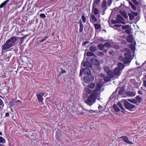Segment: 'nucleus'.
<instances>
[{
	"label": "nucleus",
	"instance_id": "1",
	"mask_svg": "<svg viewBox=\"0 0 146 146\" xmlns=\"http://www.w3.org/2000/svg\"><path fill=\"white\" fill-rule=\"evenodd\" d=\"M102 86L100 83H97L95 89L93 90L92 93L88 97L87 100L84 101V102L90 106L95 103L98 97V92Z\"/></svg>",
	"mask_w": 146,
	"mask_h": 146
},
{
	"label": "nucleus",
	"instance_id": "2",
	"mask_svg": "<svg viewBox=\"0 0 146 146\" xmlns=\"http://www.w3.org/2000/svg\"><path fill=\"white\" fill-rule=\"evenodd\" d=\"M17 39L15 36L10 37L5 42V44L2 46V52L3 50H7L15 45L17 41Z\"/></svg>",
	"mask_w": 146,
	"mask_h": 146
},
{
	"label": "nucleus",
	"instance_id": "3",
	"mask_svg": "<svg viewBox=\"0 0 146 146\" xmlns=\"http://www.w3.org/2000/svg\"><path fill=\"white\" fill-rule=\"evenodd\" d=\"M124 106L125 108L130 110H132L133 108H135V106L132 104L127 101H125L123 103Z\"/></svg>",
	"mask_w": 146,
	"mask_h": 146
},
{
	"label": "nucleus",
	"instance_id": "4",
	"mask_svg": "<svg viewBox=\"0 0 146 146\" xmlns=\"http://www.w3.org/2000/svg\"><path fill=\"white\" fill-rule=\"evenodd\" d=\"M94 79V76L91 75L90 74L85 76L83 79L84 82L86 83H88L90 81H93Z\"/></svg>",
	"mask_w": 146,
	"mask_h": 146
},
{
	"label": "nucleus",
	"instance_id": "5",
	"mask_svg": "<svg viewBox=\"0 0 146 146\" xmlns=\"http://www.w3.org/2000/svg\"><path fill=\"white\" fill-rule=\"evenodd\" d=\"M116 20L118 22V23H121L123 24H125V22L124 21V19L119 14H117V15Z\"/></svg>",
	"mask_w": 146,
	"mask_h": 146
},
{
	"label": "nucleus",
	"instance_id": "6",
	"mask_svg": "<svg viewBox=\"0 0 146 146\" xmlns=\"http://www.w3.org/2000/svg\"><path fill=\"white\" fill-rule=\"evenodd\" d=\"M119 139L123 138V140L124 142L130 145H132L133 143L128 140V137L126 136H122L118 137Z\"/></svg>",
	"mask_w": 146,
	"mask_h": 146
},
{
	"label": "nucleus",
	"instance_id": "7",
	"mask_svg": "<svg viewBox=\"0 0 146 146\" xmlns=\"http://www.w3.org/2000/svg\"><path fill=\"white\" fill-rule=\"evenodd\" d=\"M138 15V13L137 12H131V13H128V15L129 17V20H132L134 17V16H136Z\"/></svg>",
	"mask_w": 146,
	"mask_h": 146
},
{
	"label": "nucleus",
	"instance_id": "8",
	"mask_svg": "<svg viewBox=\"0 0 146 146\" xmlns=\"http://www.w3.org/2000/svg\"><path fill=\"white\" fill-rule=\"evenodd\" d=\"M114 75L115 76H119L120 74L122 72V71L119 68L116 67L113 70Z\"/></svg>",
	"mask_w": 146,
	"mask_h": 146
},
{
	"label": "nucleus",
	"instance_id": "9",
	"mask_svg": "<svg viewBox=\"0 0 146 146\" xmlns=\"http://www.w3.org/2000/svg\"><path fill=\"white\" fill-rule=\"evenodd\" d=\"M101 4L102 8H104L103 11L105 12L107 8L106 0H103Z\"/></svg>",
	"mask_w": 146,
	"mask_h": 146
},
{
	"label": "nucleus",
	"instance_id": "10",
	"mask_svg": "<svg viewBox=\"0 0 146 146\" xmlns=\"http://www.w3.org/2000/svg\"><path fill=\"white\" fill-rule=\"evenodd\" d=\"M91 62L93 64L96 66H98L100 64L99 61L95 58H92L91 60Z\"/></svg>",
	"mask_w": 146,
	"mask_h": 146
},
{
	"label": "nucleus",
	"instance_id": "11",
	"mask_svg": "<svg viewBox=\"0 0 146 146\" xmlns=\"http://www.w3.org/2000/svg\"><path fill=\"white\" fill-rule=\"evenodd\" d=\"M44 95L43 93H38L36 94V96L38 98V100L39 102H42L43 100V98L42 96Z\"/></svg>",
	"mask_w": 146,
	"mask_h": 146
},
{
	"label": "nucleus",
	"instance_id": "12",
	"mask_svg": "<svg viewBox=\"0 0 146 146\" xmlns=\"http://www.w3.org/2000/svg\"><path fill=\"white\" fill-rule=\"evenodd\" d=\"M82 72L84 74L90 75L91 74V71L89 68L87 67L86 68L82 70Z\"/></svg>",
	"mask_w": 146,
	"mask_h": 146
},
{
	"label": "nucleus",
	"instance_id": "13",
	"mask_svg": "<svg viewBox=\"0 0 146 146\" xmlns=\"http://www.w3.org/2000/svg\"><path fill=\"white\" fill-rule=\"evenodd\" d=\"M97 21V18L94 14L91 15L90 17V21L91 22L94 23L96 22Z\"/></svg>",
	"mask_w": 146,
	"mask_h": 146
},
{
	"label": "nucleus",
	"instance_id": "14",
	"mask_svg": "<svg viewBox=\"0 0 146 146\" xmlns=\"http://www.w3.org/2000/svg\"><path fill=\"white\" fill-rule=\"evenodd\" d=\"M101 1V0H94L92 4L93 8L98 6L100 4Z\"/></svg>",
	"mask_w": 146,
	"mask_h": 146
},
{
	"label": "nucleus",
	"instance_id": "15",
	"mask_svg": "<svg viewBox=\"0 0 146 146\" xmlns=\"http://www.w3.org/2000/svg\"><path fill=\"white\" fill-rule=\"evenodd\" d=\"M107 76H109L111 79L113 78L115 76L113 71L110 70L107 74Z\"/></svg>",
	"mask_w": 146,
	"mask_h": 146
},
{
	"label": "nucleus",
	"instance_id": "16",
	"mask_svg": "<svg viewBox=\"0 0 146 146\" xmlns=\"http://www.w3.org/2000/svg\"><path fill=\"white\" fill-rule=\"evenodd\" d=\"M21 102L20 100H12L10 102V105L13 106L15 105H17L18 102Z\"/></svg>",
	"mask_w": 146,
	"mask_h": 146
},
{
	"label": "nucleus",
	"instance_id": "17",
	"mask_svg": "<svg viewBox=\"0 0 146 146\" xmlns=\"http://www.w3.org/2000/svg\"><path fill=\"white\" fill-rule=\"evenodd\" d=\"M126 40L129 43L132 42L133 40V37L132 35H128L126 37Z\"/></svg>",
	"mask_w": 146,
	"mask_h": 146
},
{
	"label": "nucleus",
	"instance_id": "18",
	"mask_svg": "<svg viewBox=\"0 0 146 146\" xmlns=\"http://www.w3.org/2000/svg\"><path fill=\"white\" fill-rule=\"evenodd\" d=\"M100 75L101 76L104 77V80L105 82L109 81L110 80V79H111L109 76H105V75L104 74H101Z\"/></svg>",
	"mask_w": 146,
	"mask_h": 146
},
{
	"label": "nucleus",
	"instance_id": "19",
	"mask_svg": "<svg viewBox=\"0 0 146 146\" xmlns=\"http://www.w3.org/2000/svg\"><path fill=\"white\" fill-rule=\"evenodd\" d=\"M117 66V68H119L122 71L125 66L124 64L121 62H119L118 63Z\"/></svg>",
	"mask_w": 146,
	"mask_h": 146
},
{
	"label": "nucleus",
	"instance_id": "20",
	"mask_svg": "<svg viewBox=\"0 0 146 146\" xmlns=\"http://www.w3.org/2000/svg\"><path fill=\"white\" fill-rule=\"evenodd\" d=\"M80 28L79 32L80 33H83V25L82 22L80 21Z\"/></svg>",
	"mask_w": 146,
	"mask_h": 146
},
{
	"label": "nucleus",
	"instance_id": "21",
	"mask_svg": "<svg viewBox=\"0 0 146 146\" xmlns=\"http://www.w3.org/2000/svg\"><path fill=\"white\" fill-rule=\"evenodd\" d=\"M119 13L122 15L125 18L127 19L128 18V16L125 12L122 10H120Z\"/></svg>",
	"mask_w": 146,
	"mask_h": 146
},
{
	"label": "nucleus",
	"instance_id": "22",
	"mask_svg": "<svg viewBox=\"0 0 146 146\" xmlns=\"http://www.w3.org/2000/svg\"><path fill=\"white\" fill-rule=\"evenodd\" d=\"M92 11H93V13L95 15H97L99 13L98 9L96 7L93 8V6H92Z\"/></svg>",
	"mask_w": 146,
	"mask_h": 146
},
{
	"label": "nucleus",
	"instance_id": "23",
	"mask_svg": "<svg viewBox=\"0 0 146 146\" xmlns=\"http://www.w3.org/2000/svg\"><path fill=\"white\" fill-rule=\"evenodd\" d=\"M122 61L125 64H127L130 62V59L125 57H123L122 59Z\"/></svg>",
	"mask_w": 146,
	"mask_h": 146
},
{
	"label": "nucleus",
	"instance_id": "24",
	"mask_svg": "<svg viewBox=\"0 0 146 146\" xmlns=\"http://www.w3.org/2000/svg\"><path fill=\"white\" fill-rule=\"evenodd\" d=\"M85 91L86 92L87 94H91L93 92V90L90 89V88L87 87L85 88Z\"/></svg>",
	"mask_w": 146,
	"mask_h": 146
},
{
	"label": "nucleus",
	"instance_id": "25",
	"mask_svg": "<svg viewBox=\"0 0 146 146\" xmlns=\"http://www.w3.org/2000/svg\"><path fill=\"white\" fill-rule=\"evenodd\" d=\"M89 50L91 52H94L96 51L97 49L96 46H92L90 47Z\"/></svg>",
	"mask_w": 146,
	"mask_h": 146
},
{
	"label": "nucleus",
	"instance_id": "26",
	"mask_svg": "<svg viewBox=\"0 0 146 146\" xmlns=\"http://www.w3.org/2000/svg\"><path fill=\"white\" fill-rule=\"evenodd\" d=\"M95 86V83L91 82L88 85L87 87L90 89H93L94 88Z\"/></svg>",
	"mask_w": 146,
	"mask_h": 146
},
{
	"label": "nucleus",
	"instance_id": "27",
	"mask_svg": "<svg viewBox=\"0 0 146 146\" xmlns=\"http://www.w3.org/2000/svg\"><path fill=\"white\" fill-rule=\"evenodd\" d=\"M129 4L130 6L131 9L134 11H135L136 9V6L130 1L129 2Z\"/></svg>",
	"mask_w": 146,
	"mask_h": 146
},
{
	"label": "nucleus",
	"instance_id": "28",
	"mask_svg": "<svg viewBox=\"0 0 146 146\" xmlns=\"http://www.w3.org/2000/svg\"><path fill=\"white\" fill-rule=\"evenodd\" d=\"M83 66H88L89 67H91L92 66V65L90 63L88 62H85L83 63Z\"/></svg>",
	"mask_w": 146,
	"mask_h": 146
},
{
	"label": "nucleus",
	"instance_id": "29",
	"mask_svg": "<svg viewBox=\"0 0 146 146\" xmlns=\"http://www.w3.org/2000/svg\"><path fill=\"white\" fill-rule=\"evenodd\" d=\"M98 47L99 50H102L104 48V44H103L102 43L98 44Z\"/></svg>",
	"mask_w": 146,
	"mask_h": 146
},
{
	"label": "nucleus",
	"instance_id": "30",
	"mask_svg": "<svg viewBox=\"0 0 146 146\" xmlns=\"http://www.w3.org/2000/svg\"><path fill=\"white\" fill-rule=\"evenodd\" d=\"M113 107L115 111L116 112H118L120 111V110L117 107L116 104H114L113 106Z\"/></svg>",
	"mask_w": 146,
	"mask_h": 146
},
{
	"label": "nucleus",
	"instance_id": "31",
	"mask_svg": "<svg viewBox=\"0 0 146 146\" xmlns=\"http://www.w3.org/2000/svg\"><path fill=\"white\" fill-rule=\"evenodd\" d=\"M9 0H6L2 3L0 5V8H1L3 7L9 1Z\"/></svg>",
	"mask_w": 146,
	"mask_h": 146
},
{
	"label": "nucleus",
	"instance_id": "32",
	"mask_svg": "<svg viewBox=\"0 0 146 146\" xmlns=\"http://www.w3.org/2000/svg\"><path fill=\"white\" fill-rule=\"evenodd\" d=\"M103 68L104 71L106 73V74L111 70H110L109 67L106 66H104Z\"/></svg>",
	"mask_w": 146,
	"mask_h": 146
},
{
	"label": "nucleus",
	"instance_id": "33",
	"mask_svg": "<svg viewBox=\"0 0 146 146\" xmlns=\"http://www.w3.org/2000/svg\"><path fill=\"white\" fill-rule=\"evenodd\" d=\"M124 57L130 59L131 57V54L128 53H125L124 54Z\"/></svg>",
	"mask_w": 146,
	"mask_h": 146
},
{
	"label": "nucleus",
	"instance_id": "34",
	"mask_svg": "<svg viewBox=\"0 0 146 146\" xmlns=\"http://www.w3.org/2000/svg\"><path fill=\"white\" fill-rule=\"evenodd\" d=\"M95 29L96 30H98L101 28V25L98 24H95L94 25Z\"/></svg>",
	"mask_w": 146,
	"mask_h": 146
},
{
	"label": "nucleus",
	"instance_id": "35",
	"mask_svg": "<svg viewBox=\"0 0 146 146\" xmlns=\"http://www.w3.org/2000/svg\"><path fill=\"white\" fill-rule=\"evenodd\" d=\"M127 95L129 96L133 97L135 95V94L133 92H127Z\"/></svg>",
	"mask_w": 146,
	"mask_h": 146
},
{
	"label": "nucleus",
	"instance_id": "36",
	"mask_svg": "<svg viewBox=\"0 0 146 146\" xmlns=\"http://www.w3.org/2000/svg\"><path fill=\"white\" fill-rule=\"evenodd\" d=\"M104 47H107L108 48L111 47V46L110 43L107 42L104 44Z\"/></svg>",
	"mask_w": 146,
	"mask_h": 146
},
{
	"label": "nucleus",
	"instance_id": "37",
	"mask_svg": "<svg viewBox=\"0 0 146 146\" xmlns=\"http://www.w3.org/2000/svg\"><path fill=\"white\" fill-rule=\"evenodd\" d=\"M135 98L137 100V101H138L139 103H140L142 100V98H140L139 96H137Z\"/></svg>",
	"mask_w": 146,
	"mask_h": 146
},
{
	"label": "nucleus",
	"instance_id": "38",
	"mask_svg": "<svg viewBox=\"0 0 146 146\" xmlns=\"http://www.w3.org/2000/svg\"><path fill=\"white\" fill-rule=\"evenodd\" d=\"M129 48L133 51H135V47L132 44H130L129 45Z\"/></svg>",
	"mask_w": 146,
	"mask_h": 146
},
{
	"label": "nucleus",
	"instance_id": "39",
	"mask_svg": "<svg viewBox=\"0 0 146 146\" xmlns=\"http://www.w3.org/2000/svg\"><path fill=\"white\" fill-rule=\"evenodd\" d=\"M5 139L2 137H0V143H5Z\"/></svg>",
	"mask_w": 146,
	"mask_h": 146
},
{
	"label": "nucleus",
	"instance_id": "40",
	"mask_svg": "<svg viewBox=\"0 0 146 146\" xmlns=\"http://www.w3.org/2000/svg\"><path fill=\"white\" fill-rule=\"evenodd\" d=\"M118 105L122 110H125L123 107V106L122 104L120 102H119L117 104Z\"/></svg>",
	"mask_w": 146,
	"mask_h": 146
},
{
	"label": "nucleus",
	"instance_id": "41",
	"mask_svg": "<svg viewBox=\"0 0 146 146\" xmlns=\"http://www.w3.org/2000/svg\"><path fill=\"white\" fill-rule=\"evenodd\" d=\"M81 18L83 22L84 23H85L86 22V18L85 16L84 15H82L81 16Z\"/></svg>",
	"mask_w": 146,
	"mask_h": 146
},
{
	"label": "nucleus",
	"instance_id": "42",
	"mask_svg": "<svg viewBox=\"0 0 146 146\" xmlns=\"http://www.w3.org/2000/svg\"><path fill=\"white\" fill-rule=\"evenodd\" d=\"M129 27V26L128 25H124L122 26L121 28L123 29L126 30L128 29Z\"/></svg>",
	"mask_w": 146,
	"mask_h": 146
},
{
	"label": "nucleus",
	"instance_id": "43",
	"mask_svg": "<svg viewBox=\"0 0 146 146\" xmlns=\"http://www.w3.org/2000/svg\"><path fill=\"white\" fill-rule=\"evenodd\" d=\"M94 54L93 52H88L87 53V55L88 56H94Z\"/></svg>",
	"mask_w": 146,
	"mask_h": 146
},
{
	"label": "nucleus",
	"instance_id": "44",
	"mask_svg": "<svg viewBox=\"0 0 146 146\" xmlns=\"http://www.w3.org/2000/svg\"><path fill=\"white\" fill-rule=\"evenodd\" d=\"M48 37V36H45L43 39L40 40V42H43Z\"/></svg>",
	"mask_w": 146,
	"mask_h": 146
},
{
	"label": "nucleus",
	"instance_id": "45",
	"mask_svg": "<svg viewBox=\"0 0 146 146\" xmlns=\"http://www.w3.org/2000/svg\"><path fill=\"white\" fill-rule=\"evenodd\" d=\"M66 72V71L64 69H61V71L60 73L59 74V76H60L61 74L65 73Z\"/></svg>",
	"mask_w": 146,
	"mask_h": 146
},
{
	"label": "nucleus",
	"instance_id": "46",
	"mask_svg": "<svg viewBox=\"0 0 146 146\" xmlns=\"http://www.w3.org/2000/svg\"><path fill=\"white\" fill-rule=\"evenodd\" d=\"M112 0H108L107 3L108 6H110L112 3Z\"/></svg>",
	"mask_w": 146,
	"mask_h": 146
},
{
	"label": "nucleus",
	"instance_id": "47",
	"mask_svg": "<svg viewBox=\"0 0 146 146\" xmlns=\"http://www.w3.org/2000/svg\"><path fill=\"white\" fill-rule=\"evenodd\" d=\"M133 3L136 5H138L139 3L136 0H131Z\"/></svg>",
	"mask_w": 146,
	"mask_h": 146
},
{
	"label": "nucleus",
	"instance_id": "48",
	"mask_svg": "<svg viewBox=\"0 0 146 146\" xmlns=\"http://www.w3.org/2000/svg\"><path fill=\"white\" fill-rule=\"evenodd\" d=\"M111 22L112 24H115L117 23H118V22L117 21H116V20H111Z\"/></svg>",
	"mask_w": 146,
	"mask_h": 146
},
{
	"label": "nucleus",
	"instance_id": "49",
	"mask_svg": "<svg viewBox=\"0 0 146 146\" xmlns=\"http://www.w3.org/2000/svg\"><path fill=\"white\" fill-rule=\"evenodd\" d=\"M130 101L131 102L134 104H136L137 102V101L136 99L131 100Z\"/></svg>",
	"mask_w": 146,
	"mask_h": 146
},
{
	"label": "nucleus",
	"instance_id": "50",
	"mask_svg": "<svg viewBox=\"0 0 146 146\" xmlns=\"http://www.w3.org/2000/svg\"><path fill=\"white\" fill-rule=\"evenodd\" d=\"M123 91H124L122 89H120L118 92V94H119L122 95L123 93Z\"/></svg>",
	"mask_w": 146,
	"mask_h": 146
},
{
	"label": "nucleus",
	"instance_id": "51",
	"mask_svg": "<svg viewBox=\"0 0 146 146\" xmlns=\"http://www.w3.org/2000/svg\"><path fill=\"white\" fill-rule=\"evenodd\" d=\"M89 43V42L85 41L82 42V45L83 46H85Z\"/></svg>",
	"mask_w": 146,
	"mask_h": 146
},
{
	"label": "nucleus",
	"instance_id": "52",
	"mask_svg": "<svg viewBox=\"0 0 146 146\" xmlns=\"http://www.w3.org/2000/svg\"><path fill=\"white\" fill-rule=\"evenodd\" d=\"M40 17L45 18L46 17L44 13H41L40 15Z\"/></svg>",
	"mask_w": 146,
	"mask_h": 146
},
{
	"label": "nucleus",
	"instance_id": "53",
	"mask_svg": "<svg viewBox=\"0 0 146 146\" xmlns=\"http://www.w3.org/2000/svg\"><path fill=\"white\" fill-rule=\"evenodd\" d=\"M125 32L127 34H129L130 33V30L127 29L125 30Z\"/></svg>",
	"mask_w": 146,
	"mask_h": 146
},
{
	"label": "nucleus",
	"instance_id": "54",
	"mask_svg": "<svg viewBox=\"0 0 146 146\" xmlns=\"http://www.w3.org/2000/svg\"><path fill=\"white\" fill-rule=\"evenodd\" d=\"M143 85L146 88V80H144L143 81Z\"/></svg>",
	"mask_w": 146,
	"mask_h": 146
},
{
	"label": "nucleus",
	"instance_id": "55",
	"mask_svg": "<svg viewBox=\"0 0 146 146\" xmlns=\"http://www.w3.org/2000/svg\"><path fill=\"white\" fill-rule=\"evenodd\" d=\"M25 38V36H23L22 37H21L19 38L20 39V41L22 42H23V40Z\"/></svg>",
	"mask_w": 146,
	"mask_h": 146
},
{
	"label": "nucleus",
	"instance_id": "56",
	"mask_svg": "<svg viewBox=\"0 0 146 146\" xmlns=\"http://www.w3.org/2000/svg\"><path fill=\"white\" fill-rule=\"evenodd\" d=\"M122 26L121 25H115L114 26L116 27H120Z\"/></svg>",
	"mask_w": 146,
	"mask_h": 146
},
{
	"label": "nucleus",
	"instance_id": "57",
	"mask_svg": "<svg viewBox=\"0 0 146 146\" xmlns=\"http://www.w3.org/2000/svg\"><path fill=\"white\" fill-rule=\"evenodd\" d=\"M98 54L99 55L101 56V55H104V54L103 52L101 51L99 52L98 53Z\"/></svg>",
	"mask_w": 146,
	"mask_h": 146
},
{
	"label": "nucleus",
	"instance_id": "58",
	"mask_svg": "<svg viewBox=\"0 0 146 146\" xmlns=\"http://www.w3.org/2000/svg\"><path fill=\"white\" fill-rule=\"evenodd\" d=\"M3 106L4 105L2 100L0 98V106Z\"/></svg>",
	"mask_w": 146,
	"mask_h": 146
},
{
	"label": "nucleus",
	"instance_id": "59",
	"mask_svg": "<svg viewBox=\"0 0 146 146\" xmlns=\"http://www.w3.org/2000/svg\"><path fill=\"white\" fill-rule=\"evenodd\" d=\"M9 113L8 112H7L6 113L5 115V117H9Z\"/></svg>",
	"mask_w": 146,
	"mask_h": 146
},
{
	"label": "nucleus",
	"instance_id": "60",
	"mask_svg": "<svg viewBox=\"0 0 146 146\" xmlns=\"http://www.w3.org/2000/svg\"><path fill=\"white\" fill-rule=\"evenodd\" d=\"M88 111L90 112L91 113H94L95 112V111L94 110H88Z\"/></svg>",
	"mask_w": 146,
	"mask_h": 146
},
{
	"label": "nucleus",
	"instance_id": "61",
	"mask_svg": "<svg viewBox=\"0 0 146 146\" xmlns=\"http://www.w3.org/2000/svg\"><path fill=\"white\" fill-rule=\"evenodd\" d=\"M138 93L139 94H141V95H143V93L142 92V91L141 90H139L138 91Z\"/></svg>",
	"mask_w": 146,
	"mask_h": 146
},
{
	"label": "nucleus",
	"instance_id": "62",
	"mask_svg": "<svg viewBox=\"0 0 146 146\" xmlns=\"http://www.w3.org/2000/svg\"><path fill=\"white\" fill-rule=\"evenodd\" d=\"M84 31L86 33H88L89 31V30L88 29L86 30V29L85 28H84Z\"/></svg>",
	"mask_w": 146,
	"mask_h": 146
},
{
	"label": "nucleus",
	"instance_id": "63",
	"mask_svg": "<svg viewBox=\"0 0 146 146\" xmlns=\"http://www.w3.org/2000/svg\"><path fill=\"white\" fill-rule=\"evenodd\" d=\"M114 53V51L109 52V54H111V55H113V54Z\"/></svg>",
	"mask_w": 146,
	"mask_h": 146
},
{
	"label": "nucleus",
	"instance_id": "64",
	"mask_svg": "<svg viewBox=\"0 0 146 146\" xmlns=\"http://www.w3.org/2000/svg\"><path fill=\"white\" fill-rule=\"evenodd\" d=\"M82 70H80V74H79V76H82Z\"/></svg>",
	"mask_w": 146,
	"mask_h": 146
}]
</instances>
